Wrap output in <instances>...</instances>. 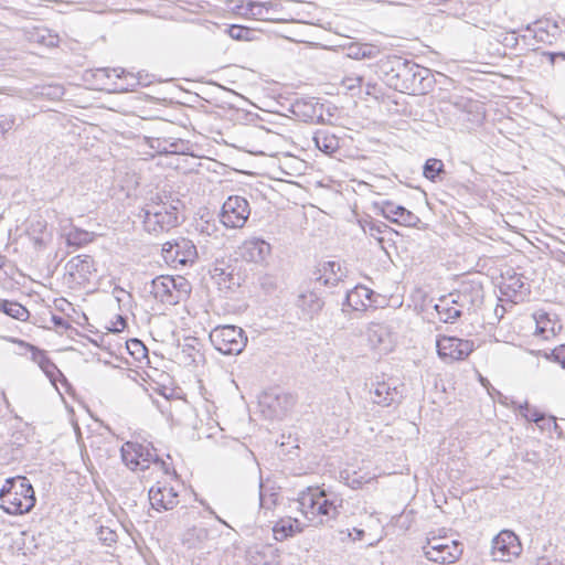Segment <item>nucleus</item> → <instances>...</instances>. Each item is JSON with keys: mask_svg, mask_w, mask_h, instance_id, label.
<instances>
[{"mask_svg": "<svg viewBox=\"0 0 565 565\" xmlns=\"http://www.w3.org/2000/svg\"><path fill=\"white\" fill-rule=\"evenodd\" d=\"M522 460L533 466H537L539 462L541 461V456L535 450H525L524 454L522 455Z\"/></svg>", "mask_w": 565, "mask_h": 565, "instance_id": "8fccbe9b", "label": "nucleus"}, {"mask_svg": "<svg viewBox=\"0 0 565 565\" xmlns=\"http://www.w3.org/2000/svg\"><path fill=\"white\" fill-rule=\"evenodd\" d=\"M419 217L409 210H407L406 207L399 210V215L397 216V218H394V223L404 226H416L419 223Z\"/></svg>", "mask_w": 565, "mask_h": 565, "instance_id": "37998d69", "label": "nucleus"}, {"mask_svg": "<svg viewBox=\"0 0 565 565\" xmlns=\"http://www.w3.org/2000/svg\"><path fill=\"white\" fill-rule=\"evenodd\" d=\"M139 216L143 227L150 234H161L179 224L178 207L172 203L151 202L141 207Z\"/></svg>", "mask_w": 565, "mask_h": 565, "instance_id": "20e7f679", "label": "nucleus"}, {"mask_svg": "<svg viewBox=\"0 0 565 565\" xmlns=\"http://www.w3.org/2000/svg\"><path fill=\"white\" fill-rule=\"evenodd\" d=\"M298 504L312 525H329L340 514L342 500L319 487H308L299 493Z\"/></svg>", "mask_w": 565, "mask_h": 565, "instance_id": "f03ea898", "label": "nucleus"}, {"mask_svg": "<svg viewBox=\"0 0 565 565\" xmlns=\"http://www.w3.org/2000/svg\"><path fill=\"white\" fill-rule=\"evenodd\" d=\"M1 509L10 515L29 513L36 503L35 492L26 477L15 476L4 480L0 488Z\"/></svg>", "mask_w": 565, "mask_h": 565, "instance_id": "7ed1b4c3", "label": "nucleus"}, {"mask_svg": "<svg viewBox=\"0 0 565 565\" xmlns=\"http://www.w3.org/2000/svg\"><path fill=\"white\" fill-rule=\"evenodd\" d=\"M279 493L278 492H270L267 494L264 492L263 483H259V505L263 509L270 510L273 507L276 505L278 500Z\"/></svg>", "mask_w": 565, "mask_h": 565, "instance_id": "a18cd8bd", "label": "nucleus"}, {"mask_svg": "<svg viewBox=\"0 0 565 565\" xmlns=\"http://www.w3.org/2000/svg\"><path fill=\"white\" fill-rule=\"evenodd\" d=\"M291 113L305 122H323V104L316 97L297 98L290 108Z\"/></svg>", "mask_w": 565, "mask_h": 565, "instance_id": "f8f14e48", "label": "nucleus"}, {"mask_svg": "<svg viewBox=\"0 0 565 565\" xmlns=\"http://www.w3.org/2000/svg\"><path fill=\"white\" fill-rule=\"evenodd\" d=\"M502 43L508 47L515 49L519 43V38L515 35V32L512 31L503 36Z\"/></svg>", "mask_w": 565, "mask_h": 565, "instance_id": "3c124183", "label": "nucleus"}, {"mask_svg": "<svg viewBox=\"0 0 565 565\" xmlns=\"http://www.w3.org/2000/svg\"><path fill=\"white\" fill-rule=\"evenodd\" d=\"M189 534L195 535L199 540H205L207 537V530L204 527H193Z\"/></svg>", "mask_w": 565, "mask_h": 565, "instance_id": "6e6d98bb", "label": "nucleus"}, {"mask_svg": "<svg viewBox=\"0 0 565 565\" xmlns=\"http://www.w3.org/2000/svg\"><path fill=\"white\" fill-rule=\"evenodd\" d=\"M140 454L139 469L145 470L148 469L150 463H157L161 467L164 473H169L168 465L159 458L157 450L150 444L143 445L142 450H138Z\"/></svg>", "mask_w": 565, "mask_h": 565, "instance_id": "2f4dec72", "label": "nucleus"}, {"mask_svg": "<svg viewBox=\"0 0 565 565\" xmlns=\"http://www.w3.org/2000/svg\"><path fill=\"white\" fill-rule=\"evenodd\" d=\"M455 297L461 303L465 311H471L482 303L483 289L480 284L462 282L460 287L455 290Z\"/></svg>", "mask_w": 565, "mask_h": 565, "instance_id": "a211bd4d", "label": "nucleus"}, {"mask_svg": "<svg viewBox=\"0 0 565 565\" xmlns=\"http://www.w3.org/2000/svg\"><path fill=\"white\" fill-rule=\"evenodd\" d=\"M138 450H142V444L127 441L121 446L120 452L122 461L131 470L139 469L140 454Z\"/></svg>", "mask_w": 565, "mask_h": 565, "instance_id": "7c9ffc66", "label": "nucleus"}, {"mask_svg": "<svg viewBox=\"0 0 565 565\" xmlns=\"http://www.w3.org/2000/svg\"><path fill=\"white\" fill-rule=\"evenodd\" d=\"M249 215L248 201L241 195H231L222 205L220 221L227 228H242Z\"/></svg>", "mask_w": 565, "mask_h": 565, "instance_id": "423d86ee", "label": "nucleus"}, {"mask_svg": "<svg viewBox=\"0 0 565 565\" xmlns=\"http://www.w3.org/2000/svg\"><path fill=\"white\" fill-rule=\"evenodd\" d=\"M201 503L205 507V509H206V510H207L212 515H214V518H215L220 523H222V524H224L225 526L230 527V524H228L226 521H224L222 518H220V516L214 512V510H213L210 505L205 504L204 502H201Z\"/></svg>", "mask_w": 565, "mask_h": 565, "instance_id": "bf43d9fd", "label": "nucleus"}, {"mask_svg": "<svg viewBox=\"0 0 565 565\" xmlns=\"http://www.w3.org/2000/svg\"><path fill=\"white\" fill-rule=\"evenodd\" d=\"M33 360L39 364L41 370L45 373V375L50 379V381L55 384L57 377H62L63 381H66L62 372L57 369V366L47 358V355L41 351L36 350L33 352Z\"/></svg>", "mask_w": 565, "mask_h": 565, "instance_id": "c756f323", "label": "nucleus"}, {"mask_svg": "<svg viewBox=\"0 0 565 565\" xmlns=\"http://www.w3.org/2000/svg\"><path fill=\"white\" fill-rule=\"evenodd\" d=\"M296 305L305 318L312 319L322 310L324 302L320 295L307 288L299 294Z\"/></svg>", "mask_w": 565, "mask_h": 565, "instance_id": "412c9836", "label": "nucleus"}, {"mask_svg": "<svg viewBox=\"0 0 565 565\" xmlns=\"http://www.w3.org/2000/svg\"><path fill=\"white\" fill-rule=\"evenodd\" d=\"M424 177L433 182L440 180V174L445 173V166L440 159L430 158L426 160L423 168Z\"/></svg>", "mask_w": 565, "mask_h": 565, "instance_id": "e433bc0d", "label": "nucleus"}, {"mask_svg": "<svg viewBox=\"0 0 565 565\" xmlns=\"http://www.w3.org/2000/svg\"><path fill=\"white\" fill-rule=\"evenodd\" d=\"M0 311L20 321L28 320L30 313L21 303L10 300H0Z\"/></svg>", "mask_w": 565, "mask_h": 565, "instance_id": "f704fd0d", "label": "nucleus"}, {"mask_svg": "<svg viewBox=\"0 0 565 565\" xmlns=\"http://www.w3.org/2000/svg\"><path fill=\"white\" fill-rule=\"evenodd\" d=\"M523 287L524 281L522 279V276L513 274L508 277H503V280L500 285V290L502 295L512 298L516 297L518 294H521Z\"/></svg>", "mask_w": 565, "mask_h": 565, "instance_id": "72a5a7b5", "label": "nucleus"}, {"mask_svg": "<svg viewBox=\"0 0 565 565\" xmlns=\"http://www.w3.org/2000/svg\"><path fill=\"white\" fill-rule=\"evenodd\" d=\"M15 120L17 118L13 114H0V137L14 128Z\"/></svg>", "mask_w": 565, "mask_h": 565, "instance_id": "de8ad7c7", "label": "nucleus"}, {"mask_svg": "<svg viewBox=\"0 0 565 565\" xmlns=\"http://www.w3.org/2000/svg\"><path fill=\"white\" fill-rule=\"evenodd\" d=\"M379 74L391 88L409 94L424 95L433 88L429 68L398 55H387L377 63Z\"/></svg>", "mask_w": 565, "mask_h": 565, "instance_id": "f257e3e1", "label": "nucleus"}, {"mask_svg": "<svg viewBox=\"0 0 565 565\" xmlns=\"http://www.w3.org/2000/svg\"><path fill=\"white\" fill-rule=\"evenodd\" d=\"M544 429H547L548 431H557L558 429V425L556 423V418L554 417V423H548V422H545V428Z\"/></svg>", "mask_w": 565, "mask_h": 565, "instance_id": "680f3d73", "label": "nucleus"}, {"mask_svg": "<svg viewBox=\"0 0 565 565\" xmlns=\"http://www.w3.org/2000/svg\"><path fill=\"white\" fill-rule=\"evenodd\" d=\"M546 359H553V361L559 363L565 369V343L556 347L550 353L544 354Z\"/></svg>", "mask_w": 565, "mask_h": 565, "instance_id": "09e8293b", "label": "nucleus"}, {"mask_svg": "<svg viewBox=\"0 0 565 565\" xmlns=\"http://www.w3.org/2000/svg\"><path fill=\"white\" fill-rule=\"evenodd\" d=\"M376 206L380 209L382 215L388 221L394 223V218L399 215V210H403V205H399L390 200H383L376 203Z\"/></svg>", "mask_w": 565, "mask_h": 565, "instance_id": "58836bf2", "label": "nucleus"}, {"mask_svg": "<svg viewBox=\"0 0 565 565\" xmlns=\"http://www.w3.org/2000/svg\"><path fill=\"white\" fill-rule=\"evenodd\" d=\"M213 347L223 354H238L247 344L245 331L237 326H217L210 332Z\"/></svg>", "mask_w": 565, "mask_h": 565, "instance_id": "39448f33", "label": "nucleus"}, {"mask_svg": "<svg viewBox=\"0 0 565 565\" xmlns=\"http://www.w3.org/2000/svg\"><path fill=\"white\" fill-rule=\"evenodd\" d=\"M386 1L390 3H395V4H405V0H386Z\"/></svg>", "mask_w": 565, "mask_h": 565, "instance_id": "69168bd1", "label": "nucleus"}, {"mask_svg": "<svg viewBox=\"0 0 565 565\" xmlns=\"http://www.w3.org/2000/svg\"><path fill=\"white\" fill-rule=\"evenodd\" d=\"M172 276H158L151 280L150 294L162 303L177 305L175 296H173L174 285H172Z\"/></svg>", "mask_w": 565, "mask_h": 565, "instance_id": "aec40b11", "label": "nucleus"}, {"mask_svg": "<svg viewBox=\"0 0 565 565\" xmlns=\"http://www.w3.org/2000/svg\"><path fill=\"white\" fill-rule=\"evenodd\" d=\"M535 565H563L562 563H558L557 561H551L548 557H540L537 558Z\"/></svg>", "mask_w": 565, "mask_h": 565, "instance_id": "13d9d810", "label": "nucleus"}, {"mask_svg": "<svg viewBox=\"0 0 565 565\" xmlns=\"http://www.w3.org/2000/svg\"><path fill=\"white\" fill-rule=\"evenodd\" d=\"M455 106H457V107H461V106H463V100L456 102V103H455Z\"/></svg>", "mask_w": 565, "mask_h": 565, "instance_id": "338daca9", "label": "nucleus"}, {"mask_svg": "<svg viewBox=\"0 0 565 565\" xmlns=\"http://www.w3.org/2000/svg\"><path fill=\"white\" fill-rule=\"evenodd\" d=\"M461 552L459 544L455 541L451 542V545L428 542V546L424 547L426 558L439 564L454 563Z\"/></svg>", "mask_w": 565, "mask_h": 565, "instance_id": "dca6fc26", "label": "nucleus"}, {"mask_svg": "<svg viewBox=\"0 0 565 565\" xmlns=\"http://www.w3.org/2000/svg\"><path fill=\"white\" fill-rule=\"evenodd\" d=\"M217 231L215 223L205 222V225L202 226L201 232L211 236Z\"/></svg>", "mask_w": 565, "mask_h": 565, "instance_id": "4d7b16f0", "label": "nucleus"}, {"mask_svg": "<svg viewBox=\"0 0 565 565\" xmlns=\"http://www.w3.org/2000/svg\"><path fill=\"white\" fill-rule=\"evenodd\" d=\"M150 146L160 154H186L191 149L190 142L183 139H156Z\"/></svg>", "mask_w": 565, "mask_h": 565, "instance_id": "a878e982", "label": "nucleus"}, {"mask_svg": "<svg viewBox=\"0 0 565 565\" xmlns=\"http://www.w3.org/2000/svg\"><path fill=\"white\" fill-rule=\"evenodd\" d=\"M127 350L136 359L141 360L147 356V348L139 339H130L126 343Z\"/></svg>", "mask_w": 565, "mask_h": 565, "instance_id": "79ce46f5", "label": "nucleus"}, {"mask_svg": "<svg viewBox=\"0 0 565 565\" xmlns=\"http://www.w3.org/2000/svg\"><path fill=\"white\" fill-rule=\"evenodd\" d=\"M4 265V258L2 256H0V269L3 267Z\"/></svg>", "mask_w": 565, "mask_h": 565, "instance_id": "774afa93", "label": "nucleus"}, {"mask_svg": "<svg viewBox=\"0 0 565 565\" xmlns=\"http://www.w3.org/2000/svg\"><path fill=\"white\" fill-rule=\"evenodd\" d=\"M24 34L29 42L45 47H56L60 43V36L44 25L25 28Z\"/></svg>", "mask_w": 565, "mask_h": 565, "instance_id": "5701e85b", "label": "nucleus"}, {"mask_svg": "<svg viewBox=\"0 0 565 565\" xmlns=\"http://www.w3.org/2000/svg\"><path fill=\"white\" fill-rule=\"evenodd\" d=\"M178 492L166 483L158 482L149 490V501L157 511L172 510L178 503Z\"/></svg>", "mask_w": 565, "mask_h": 565, "instance_id": "ddd939ff", "label": "nucleus"}, {"mask_svg": "<svg viewBox=\"0 0 565 565\" xmlns=\"http://www.w3.org/2000/svg\"><path fill=\"white\" fill-rule=\"evenodd\" d=\"M436 347L441 359L451 361L463 360L475 350L473 341L446 335L437 340Z\"/></svg>", "mask_w": 565, "mask_h": 565, "instance_id": "1a4fd4ad", "label": "nucleus"}, {"mask_svg": "<svg viewBox=\"0 0 565 565\" xmlns=\"http://www.w3.org/2000/svg\"><path fill=\"white\" fill-rule=\"evenodd\" d=\"M353 532H354L353 534L352 533L349 534L350 536H352L353 541L361 540L364 535L363 530L354 529Z\"/></svg>", "mask_w": 565, "mask_h": 565, "instance_id": "052dcab7", "label": "nucleus"}, {"mask_svg": "<svg viewBox=\"0 0 565 565\" xmlns=\"http://www.w3.org/2000/svg\"><path fill=\"white\" fill-rule=\"evenodd\" d=\"M224 32L236 41H250L253 30L238 24H231L224 29Z\"/></svg>", "mask_w": 565, "mask_h": 565, "instance_id": "4c0bfd02", "label": "nucleus"}, {"mask_svg": "<svg viewBox=\"0 0 565 565\" xmlns=\"http://www.w3.org/2000/svg\"><path fill=\"white\" fill-rule=\"evenodd\" d=\"M172 285H174L173 296H175L177 303L186 299L191 292L190 282L182 276L173 277Z\"/></svg>", "mask_w": 565, "mask_h": 565, "instance_id": "ea45409f", "label": "nucleus"}, {"mask_svg": "<svg viewBox=\"0 0 565 565\" xmlns=\"http://www.w3.org/2000/svg\"><path fill=\"white\" fill-rule=\"evenodd\" d=\"M94 238V234L82 230L77 227H73L67 234H66V244L68 246L74 247H82L89 242H92Z\"/></svg>", "mask_w": 565, "mask_h": 565, "instance_id": "c9c22d12", "label": "nucleus"}, {"mask_svg": "<svg viewBox=\"0 0 565 565\" xmlns=\"http://www.w3.org/2000/svg\"><path fill=\"white\" fill-rule=\"evenodd\" d=\"M118 323H120V328H117V327H116V328L114 329V331H115V332H119V331H121V330L125 328V326H126V320H125V318H122L121 316H118Z\"/></svg>", "mask_w": 565, "mask_h": 565, "instance_id": "e2e57ef3", "label": "nucleus"}, {"mask_svg": "<svg viewBox=\"0 0 565 565\" xmlns=\"http://www.w3.org/2000/svg\"><path fill=\"white\" fill-rule=\"evenodd\" d=\"M521 553L522 544L514 532L503 530L493 537L491 554L494 561L510 562L512 558L520 556Z\"/></svg>", "mask_w": 565, "mask_h": 565, "instance_id": "6e6552de", "label": "nucleus"}, {"mask_svg": "<svg viewBox=\"0 0 565 565\" xmlns=\"http://www.w3.org/2000/svg\"><path fill=\"white\" fill-rule=\"evenodd\" d=\"M345 55L353 60H371L380 54L379 46L371 43L350 42L343 46Z\"/></svg>", "mask_w": 565, "mask_h": 565, "instance_id": "bb28decb", "label": "nucleus"}, {"mask_svg": "<svg viewBox=\"0 0 565 565\" xmlns=\"http://www.w3.org/2000/svg\"><path fill=\"white\" fill-rule=\"evenodd\" d=\"M520 414L527 420L534 422L540 428H545V422L554 423V416H546L527 402L519 405Z\"/></svg>", "mask_w": 565, "mask_h": 565, "instance_id": "473e14b6", "label": "nucleus"}, {"mask_svg": "<svg viewBox=\"0 0 565 565\" xmlns=\"http://www.w3.org/2000/svg\"><path fill=\"white\" fill-rule=\"evenodd\" d=\"M277 553H278V550L277 548H274L271 545H266V546H263V550L262 552H259V554H263L264 556L266 555H271V561H266L264 563V565H270L271 562L277 557Z\"/></svg>", "mask_w": 565, "mask_h": 565, "instance_id": "603ef678", "label": "nucleus"}, {"mask_svg": "<svg viewBox=\"0 0 565 565\" xmlns=\"http://www.w3.org/2000/svg\"><path fill=\"white\" fill-rule=\"evenodd\" d=\"M97 537L103 544L110 546L116 542L117 533L109 527L100 526L97 531Z\"/></svg>", "mask_w": 565, "mask_h": 565, "instance_id": "49530a36", "label": "nucleus"}, {"mask_svg": "<svg viewBox=\"0 0 565 565\" xmlns=\"http://www.w3.org/2000/svg\"><path fill=\"white\" fill-rule=\"evenodd\" d=\"M373 403L383 407L401 403L403 392L397 386H392L387 382H377L371 391Z\"/></svg>", "mask_w": 565, "mask_h": 565, "instance_id": "6ab92c4d", "label": "nucleus"}, {"mask_svg": "<svg viewBox=\"0 0 565 565\" xmlns=\"http://www.w3.org/2000/svg\"><path fill=\"white\" fill-rule=\"evenodd\" d=\"M52 322L57 328L67 329L70 327L67 320L64 319L63 317H60V316L53 315L52 316Z\"/></svg>", "mask_w": 565, "mask_h": 565, "instance_id": "5fc2aeb1", "label": "nucleus"}, {"mask_svg": "<svg viewBox=\"0 0 565 565\" xmlns=\"http://www.w3.org/2000/svg\"><path fill=\"white\" fill-rule=\"evenodd\" d=\"M260 284L266 291H270L276 288V284L270 276L263 277Z\"/></svg>", "mask_w": 565, "mask_h": 565, "instance_id": "864d4df0", "label": "nucleus"}, {"mask_svg": "<svg viewBox=\"0 0 565 565\" xmlns=\"http://www.w3.org/2000/svg\"><path fill=\"white\" fill-rule=\"evenodd\" d=\"M236 254L247 263L262 265L270 256L271 246L260 237H250L238 246Z\"/></svg>", "mask_w": 565, "mask_h": 565, "instance_id": "9d476101", "label": "nucleus"}, {"mask_svg": "<svg viewBox=\"0 0 565 565\" xmlns=\"http://www.w3.org/2000/svg\"><path fill=\"white\" fill-rule=\"evenodd\" d=\"M162 256L166 263L170 266H185L195 262L198 258V250L196 246L191 239L179 237L163 244Z\"/></svg>", "mask_w": 565, "mask_h": 565, "instance_id": "0eeeda50", "label": "nucleus"}, {"mask_svg": "<svg viewBox=\"0 0 565 565\" xmlns=\"http://www.w3.org/2000/svg\"><path fill=\"white\" fill-rule=\"evenodd\" d=\"M300 531L299 521L291 518L280 519L273 527L274 539L280 542Z\"/></svg>", "mask_w": 565, "mask_h": 565, "instance_id": "c85d7f7f", "label": "nucleus"}, {"mask_svg": "<svg viewBox=\"0 0 565 565\" xmlns=\"http://www.w3.org/2000/svg\"><path fill=\"white\" fill-rule=\"evenodd\" d=\"M224 274H225V273H224V270H223L222 268L215 267V268L213 269V276H222V275H224Z\"/></svg>", "mask_w": 565, "mask_h": 565, "instance_id": "0e129e2a", "label": "nucleus"}, {"mask_svg": "<svg viewBox=\"0 0 565 565\" xmlns=\"http://www.w3.org/2000/svg\"><path fill=\"white\" fill-rule=\"evenodd\" d=\"M295 403L292 394L279 390L266 392L259 402L260 406L266 407L269 416L274 418H282Z\"/></svg>", "mask_w": 565, "mask_h": 565, "instance_id": "9b49d317", "label": "nucleus"}, {"mask_svg": "<svg viewBox=\"0 0 565 565\" xmlns=\"http://www.w3.org/2000/svg\"><path fill=\"white\" fill-rule=\"evenodd\" d=\"M96 77H107L110 78L115 76L119 79H122L124 83L116 86V89L120 92H132L138 86L143 85L141 83V77H138L131 73L126 72L122 68H98L95 74Z\"/></svg>", "mask_w": 565, "mask_h": 565, "instance_id": "4be33fe9", "label": "nucleus"}, {"mask_svg": "<svg viewBox=\"0 0 565 565\" xmlns=\"http://www.w3.org/2000/svg\"><path fill=\"white\" fill-rule=\"evenodd\" d=\"M375 296L372 289L358 285L347 292L343 307H349L354 311H365L370 307H376L373 299Z\"/></svg>", "mask_w": 565, "mask_h": 565, "instance_id": "f3484780", "label": "nucleus"}, {"mask_svg": "<svg viewBox=\"0 0 565 565\" xmlns=\"http://www.w3.org/2000/svg\"><path fill=\"white\" fill-rule=\"evenodd\" d=\"M386 228H388V226L382 222L370 221L366 222L365 225H363L364 233H367L370 236L374 237L380 243L383 242V238L380 237L379 235L383 233Z\"/></svg>", "mask_w": 565, "mask_h": 565, "instance_id": "c03bdc74", "label": "nucleus"}, {"mask_svg": "<svg viewBox=\"0 0 565 565\" xmlns=\"http://www.w3.org/2000/svg\"><path fill=\"white\" fill-rule=\"evenodd\" d=\"M534 320L536 324V334H540L544 339H550L551 337H555L563 329V326L559 321L556 320L555 315H551L545 311H537L534 313Z\"/></svg>", "mask_w": 565, "mask_h": 565, "instance_id": "b1692460", "label": "nucleus"}, {"mask_svg": "<svg viewBox=\"0 0 565 565\" xmlns=\"http://www.w3.org/2000/svg\"><path fill=\"white\" fill-rule=\"evenodd\" d=\"M269 9L264 2L250 0L246 3L245 14L257 20H266Z\"/></svg>", "mask_w": 565, "mask_h": 565, "instance_id": "a19ab883", "label": "nucleus"}, {"mask_svg": "<svg viewBox=\"0 0 565 565\" xmlns=\"http://www.w3.org/2000/svg\"><path fill=\"white\" fill-rule=\"evenodd\" d=\"M65 269L72 282L84 284L89 280L92 273L95 270L94 259L89 255L74 256L66 263Z\"/></svg>", "mask_w": 565, "mask_h": 565, "instance_id": "4468645a", "label": "nucleus"}, {"mask_svg": "<svg viewBox=\"0 0 565 565\" xmlns=\"http://www.w3.org/2000/svg\"><path fill=\"white\" fill-rule=\"evenodd\" d=\"M434 309L444 323H454L465 312L461 303L455 297V291L441 296L435 303Z\"/></svg>", "mask_w": 565, "mask_h": 565, "instance_id": "2eb2a0df", "label": "nucleus"}, {"mask_svg": "<svg viewBox=\"0 0 565 565\" xmlns=\"http://www.w3.org/2000/svg\"><path fill=\"white\" fill-rule=\"evenodd\" d=\"M316 147L326 154H333L340 148V139L328 129H319L313 135Z\"/></svg>", "mask_w": 565, "mask_h": 565, "instance_id": "cd10ccee", "label": "nucleus"}, {"mask_svg": "<svg viewBox=\"0 0 565 565\" xmlns=\"http://www.w3.org/2000/svg\"><path fill=\"white\" fill-rule=\"evenodd\" d=\"M315 280L324 286H335L342 280L344 274L339 263L329 260L324 262L315 273Z\"/></svg>", "mask_w": 565, "mask_h": 565, "instance_id": "393cba45", "label": "nucleus"}]
</instances>
